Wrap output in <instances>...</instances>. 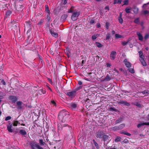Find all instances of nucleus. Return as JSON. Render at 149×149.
<instances>
[{
    "label": "nucleus",
    "instance_id": "obj_1",
    "mask_svg": "<svg viewBox=\"0 0 149 149\" xmlns=\"http://www.w3.org/2000/svg\"><path fill=\"white\" fill-rule=\"evenodd\" d=\"M29 145L31 149H44L37 142H32L30 143Z\"/></svg>",
    "mask_w": 149,
    "mask_h": 149
},
{
    "label": "nucleus",
    "instance_id": "obj_2",
    "mask_svg": "<svg viewBox=\"0 0 149 149\" xmlns=\"http://www.w3.org/2000/svg\"><path fill=\"white\" fill-rule=\"evenodd\" d=\"M79 15L80 13L79 12L76 11L73 13L71 16L72 20L74 21L76 20Z\"/></svg>",
    "mask_w": 149,
    "mask_h": 149
},
{
    "label": "nucleus",
    "instance_id": "obj_3",
    "mask_svg": "<svg viewBox=\"0 0 149 149\" xmlns=\"http://www.w3.org/2000/svg\"><path fill=\"white\" fill-rule=\"evenodd\" d=\"M18 97L13 95H11L9 97V100L13 103H15L16 102L17 100Z\"/></svg>",
    "mask_w": 149,
    "mask_h": 149
},
{
    "label": "nucleus",
    "instance_id": "obj_4",
    "mask_svg": "<svg viewBox=\"0 0 149 149\" xmlns=\"http://www.w3.org/2000/svg\"><path fill=\"white\" fill-rule=\"evenodd\" d=\"M67 114V112L64 111H61L59 113L58 117L59 118H63V119L64 118V116H65Z\"/></svg>",
    "mask_w": 149,
    "mask_h": 149
},
{
    "label": "nucleus",
    "instance_id": "obj_5",
    "mask_svg": "<svg viewBox=\"0 0 149 149\" xmlns=\"http://www.w3.org/2000/svg\"><path fill=\"white\" fill-rule=\"evenodd\" d=\"M103 139L104 142L107 141V145L108 143H109L111 140L110 139V137L109 136L105 135L103 136Z\"/></svg>",
    "mask_w": 149,
    "mask_h": 149
},
{
    "label": "nucleus",
    "instance_id": "obj_6",
    "mask_svg": "<svg viewBox=\"0 0 149 149\" xmlns=\"http://www.w3.org/2000/svg\"><path fill=\"white\" fill-rule=\"evenodd\" d=\"M66 95L71 97H74L75 95L76 92L74 91L68 92L66 93Z\"/></svg>",
    "mask_w": 149,
    "mask_h": 149
},
{
    "label": "nucleus",
    "instance_id": "obj_7",
    "mask_svg": "<svg viewBox=\"0 0 149 149\" xmlns=\"http://www.w3.org/2000/svg\"><path fill=\"white\" fill-rule=\"evenodd\" d=\"M123 62L127 67L130 68L131 67V63L128 61L126 59L124 60Z\"/></svg>",
    "mask_w": 149,
    "mask_h": 149
},
{
    "label": "nucleus",
    "instance_id": "obj_8",
    "mask_svg": "<svg viewBox=\"0 0 149 149\" xmlns=\"http://www.w3.org/2000/svg\"><path fill=\"white\" fill-rule=\"evenodd\" d=\"M116 55V52L115 51H113L111 52L110 55V57L111 60L114 59Z\"/></svg>",
    "mask_w": 149,
    "mask_h": 149
},
{
    "label": "nucleus",
    "instance_id": "obj_9",
    "mask_svg": "<svg viewBox=\"0 0 149 149\" xmlns=\"http://www.w3.org/2000/svg\"><path fill=\"white\" fill-rule=\"evenodd\" d=\"M13 125L12 124H9V125L7 126V130L8 131L12 133L13 132V130L12 129Z\"/></svg>",
    "mask_w": 149,
    "mask_h": 149
},
{
    "label": "nucleus",
    "instance_id": "obj_10",
    "mask_svg": "<svg viewBox=\"0 0 149 149\" xmlns=\"http://www.w3.org/2000/svg\"><path fill=\"white\" fill-rule=\"evenodd\" d=\"M103 134L102 132H98L96 133L95 136L97 138H101L103 135Z\"/></svg>",
    "mask_w": 149,
    "mask_h": 149
},
{
    "label": "nucleus",
    "instance_id": "obj_11",
    "mask_svg": "<svg viewBox=\"0 0 149 149\" xmlns=\"http://www.w3.org/2000/svg\"><path fill=\"white\" fill-rule=\"evenodd\" d=\"M50 32L52 36L53 37L56 38L58 37V34L57 33H55L53 30L52 29L50 30Z\"/></svg>",
    "mask_w": 149,
    "mask_h": 149
},
{
    "label": "nucleus",
    "instance_id": "obj_12",
    "mask_svg": "<svg viewBox=\"0 0 149 149\" xmlns=\"http://www.w3.org/2000/svg\"><path fill=\"white\" fill-rule=\"evenodd\" d=\"M144 125H149V122H145L139 124L137 125V127L138 128H139L141 127Z\"/></svg>",
    "mask_w": 149,
    "mask_h": 149
},
{
    "label": "nucleus",
    "instance_id": "obj_13",
    "mask_svg": "<svg viewBox=\"0 0 149 149\" xmlns=\"http://www.w3.org/2000/svg\"><path fill=\"white\" fill-rule=\"evenodd\" d=\"M139 60L143 66H146V63L145 61L144 58H143V57H140L139 58Z\"/></svg>",
    "mask_w": 149,
    "mask_h": 149
},
{
    "label": "nucleus",
    "instance_id": "obj_14",
    "mask_svg": "<svg viewBox=\"0 0 149 149\" xmlns=\"http://www.w3.org/2000/svg\"><path fill=\"white\" fill-rule=\"evenodd\" d=\"M136 33L138 37L139 40L141 41H142L143 40V37L141 33L138 32H137Z\"/></svg>",
    "mask_w": 149,
    "mask_h": 149
},
{
    "label": "nucleus",
    "instance_id": "obj_15",
    "mask_svg": "<svg viewBox=\"0 0 149 149\" xmlns=\"http://www.w3.org/2000/svg\"><path fill=\"white\" fill-rule=\"evenodd\" d=\"M119 103L122 104H123L124 105H125L127 106H129L130 105V104L129 103L127 102L126 101H120L119 102Z\"/></svg>",
    "mask_w": 149,
    "mask_h": 149
},
{
    "label": "nucleus",
    "instance_id": "obj_16",
    "mask_svg": "<svg viewBox=\"0 0 149 149\" xmlns=\"http://www.w3.org/2000/svg\"><path fill=\"white\" fill-rule=\"evenodd\" d=\"M31 22L30 21L26 22V24H25V27L30 29L31 28Z\"/></svg>",
    "mask_w": 149,
    "mask_h": 149
},
{
    "label": "nucleus",
    "instance_id": "obj_17",
    "mask_svg": "<svg viewBox=\"0 0 149 149\" xmlns=\"http://www.w3.org/2000/svg\"><path fill=\"white\" fill-rule=\"evenodd\" d=\"M123 118L122 117H120V118H118V119L115 122V123L117 124L121 122L123 120Z\"/></svg>",
    "mask_w": 149,
    "mask_h": 149
},
{
    "label": "nucleus",
    "instance_id": "obj_18",
    "mask_svg": "<svg viewBox=\"0 0 149 149\" xmlns=\"http://www.w3.org/2000/svg\"><path fill=\"white\" fill-rule=\"evenodd\" d=\"M39 142L40 144V146H43L45 144V142H44L43 140L42 139H40L39 140Z\"/></svg>",
    "mask_w": 149,
    "mask_h": 149
},
{
    "label": "nucleus",
    "instance_id": "obj_19",
    "mask_svg": "<svg viewBox=\"0 0 149 149\" xmlns=\"http://www.w3.org/2000/svg\"><path fill=\"white\" fill-rule=\"evenodd\" d=\"M131 8L130 7H127L125 9V11L127 13H130Z\"/></svg>",
    "mask_w": 149,
    "mask_h": 149
},
{
    "label": "nucleus",
    "instance_id": "obj_20",
    "mask_svg": "<svg viewBox=\"0 0 149 149\" xmlns=\"http://www.w3.org/2000/svg\"><path fill=\"white\" fill-rule=\"evenodd\" d=\"M68 17V15L66 14H64L61 17V19L62 21H64Z\"/></svg>",
    "mask_w": 149,
    "mask_h": 149
},
{
    "label": "nucleus",
    "instance_id": "obj_21",
    "mask_svg": "<svg viewBox=\"0 0 149 149\" xmlns=\"http://www.w3.org/2000/svg\"><path fill=\"white\" fill-rule=\"evenodd\" d=\"M125 125L124 124H122L118 126L119 130H120L123 128L125 127Z\"/></svg>",
    "mask_w": 149,
    "mask_h": 149
},
{
    "label": "nucleus",
    "instance_id": "obj_22",
    "mask_svg": "<svg viewBox=\"0 0 149 149\" xmlns=\"http://www.w3.org/2000/svg\"><path fill=\"white\" fill-rule=\"evenodd\" d=\"M45 11L48 14H49L50 13V11L49 10L48 6L47 5L45 6Z\"/></svg>",
    "mask_w": 149,
    "mask_h": 149
},
{
    "label": "nucleus",
    "instance_id": "obj_23",
    "mask_svg": "<svg viewBox=\"0 0 149 149\" xmlns=\"http://www.w3.org/2000/svg\"><path fill=\"white\" fill-rule=\"evenodd\" d=\"M133 12L134 13L137 14L138 12L139 8L136 7H134L133 8Z\"/></svg>",
    "mask_w": 149,
    "mask_h": 149
},
{
    "label": "nucleus",
    "instance_id": "obj_24",
    "mask_svg": "<svg viewBox=\"0 0 149 149\" xmlns=\"http://www.w3.org/2000/svg\"><path fill=\"white\" fill-rule=\"evenodd\" d=\"M77 105L75 103H72L70 104V107L72 109H74L76 108Z\"/></svg>",
    "mask_w": 149,
    "mask_h": 149
},
{
    "label": "nucleus",
    "instance_id": "obj_25",
    "mask_svg": "<svg viewBox=\"0 0 149 149\" xmlns=\"http://www.w3.org/2000/svg\"><path fill=\"white\" fill-rule=\"evenodd\" d=\"M93 141L96 148L97 149H99V147L97 143L96 142V141L94 139H93Z\"/></svg>",
    "mask_w": 149,
    "mask_h": 149
},
{
    "label": "nucleus",
    "instance_id": "obj_26",
    "mask_svg": "<svg viewBox=\"0 0 149 149\" xmlns=\"http://www.w3.org/2000/svg\"><path fill=\"white\" fill-rule=\"evenodd\" d=\"M19 132L22 135H25L26 134V131L24 130H21L19 131Z\"/></svg>",
    "mask_w": 149,
    "mask_h": 149
},
{
    "label": "nucleus",
    "instance_id": "obj_27",
    "mask_svg": "<svg viewBox=\"0 0 149 149\" xmlns=\"http://www.w3.org/2000/svg\"><path fill=\"white\" fill-rule=\"evenodd\" d=\"M99 36V34H95L93 35L92 37V39L93 40H95Z\"/></svg>",
    "mask_w": 149,
    "mask_h": 149
},
{
    "label": "nucleus",
    "instance_id": "obj_28",
    "mask_svg": "<svg viewBox=\"0 0 149 149\" xmlns=\"http://www.w3.org/2000/svg\"><path fill=\"white\" fill-rule=\"evenodd\" d=\"M22 104V102L21 101H19L17 102V104L18 106V109H21L22 108L21 105Z\"/></svg>",
    "mask_w": 149,
    "mask_h": 149
},
{
    "label": "nucleus",
    "instance_id": "obj_29",
    "mask_svg": "<svg viewBox=\"0 0 149 149\" xmlns=\"http://www.w3.org/2000/svg\"><path fill=\"white\" fill-rule=\"evenodd\" d=\"M143 94L145 95L146 96L149 94V91L148 90H145L143 91H142L141 92Z\"/></svg>",
    "mask_w": 149,
    "mask_h": 149
},
{
    "label": "nucleus",
    "instance_id": "obj_30",
    "mask_svg": "<svg viewBox=\"0 0 149 149\" xmlns=\"http://www.w3.org/2000/svg\"><path fill=\"white\" fill-rule=\"evenodd\" d=\"M111 79V77L108 75H107L105 78L104 80L107 81H109Z\"/></svg>",
    "mask_w": 149,
    "mask_h": 149
},
{
    "label": "nucleus",
    "instance_id": "obj_31",
    "mask_svg": "<svg viewBox=\"0 0 149 149\" xmlns=\"http://www.w3.org/2000/svg\"><path fill=\"white\" fill-rule=\"evenodd\" d=\"M121 138L120 137L118 136L115 139V141L116 142H118L120 141L121 140Z\"/></svg>",
    "mask_w": 149,
    "mask_h": 149
},
{
    "label": "nucleus",
    "instance_id": "obj_32",
    "mask_svg": "<svg viewBox=\"0 0 149 149\" xmlns=\"http://www.w3.org/2000/svg\"><path fill=\"white\" fill-rule=\"evenodd\" d=\"M111 130L115 131L119 130L118 126H115L111 128Z\"/></svg>",
    "mask_w": 149,
    "mask_h": 149
},
{
    "label": "nucleus",
    "instance_id": "obj_33",
    "mask_svg": "<svg viewBox=\"0 0 149 149\" xmlns=\"http://www.w3.org/2000/svg\"><path fill=\"white\" fill-rule=\"evenodd\" d=\"M96 46L99 48H100L102 46V45L101 44L98 42H96Z\"/></svg>",
    "mask_w": 149,
    "mask_h": 149
},
{
    "label": "nucleus",
    "instance_id": "obj_34",
    "mask_svg": "<svg viewBox=\"0 0 149 149\" xmlns=\"http://www.w3.org/2000/svg\"><path fill=\"white\" fill-rule=\"evenodd\" d=\"M11 13H12V12L10 11V10L7 11L6 13V16H9L11 14Z\"/></svg>",
    "mask_w": 149,
    "mask_h": 149
},
{
    "label": "nucleus",
    "instance_id": "obj_35",
    "mask_svg": "<svg viewBox=\"0 0 149 149\" xmlns=\"http://www.w3.org/2000/svg\"><path fill=\"white\" fill-rule=\"evenodd\" d=\"M115 36L117 38H118L123 37V36L118 34H116L115 35Z\"/></svg>",
    "mask_w": 149,
    "mask_h": 149
},
{
    "label": "nucleus",
    "instance_id": "obj_36",
    "mask_svg": "<svg viewBox=\"0 0 149 149\" xmlns=\"http://www.w3.org/2000/svg\"><path fill=\"white\" fill-rule=\"evenodd\" d=\"M43 22V19H41L40 20V22L38 23V25L39 26L41 25L42 24Z\"/></svg>",
    "mask_w": 149,
    "mask_h": 149
},
{
    "label": "nucleus",
    "instance_id": "obj_37",
    "mask_svg": "<svg viewBox=\"0 0 149 149\" xmlns=\"http://www.w3.org/2000/svg\"><path fill=\"white\" fill-rule=\"evenodd\" d=\"M41 94H45L46 93V91L45 89H42L39 91Z\"/></svg>",
    "mask_w": 149,
    "mask_h": 149
},
{
    "label": "nucleus",
    "instance_id": "obj_38",
    "mask_svg": "<svg viewBox=\"0 0 149 149\" xmlns=\"http://www.w3.org/2000/svg\"><path fill=\"white\" fill-rule=\"evenodd\" d=\"M19 121H15L13 123V126H17V124H19Z\"/></svg>",
    "mask_w": 149,
    "mask_h": 149
},
{
    "label": "nucleus",
    "instance_id": "obj_39",
    "mask_svg": "<svg viewBox=\"0 0 149 149\" xmlns=\"http://www.w3.org/2000/svg\"><path fill=\"white\" fill-rule=\"evenodd\" d=\"M118 20L120 23L122 24L123 23V19L122 17H119Z\"/></svg>",
    "mask_w": 149,
    "mask_h": 149
},
{
    "label": "nucleus",
    "instance_id": "obj_40",
    "mask_svg": "<svg viewBox=\"0 0 149 149\" xmlns=\"http://www.w3.org/2000/svg\"><path fill=\"white\" fill-rule=\"evenodd\" d=\"M134 104L136 106L139 107H141V104L138 102H136Z\"/></svg>",
    "mask_w": 149,
    "mask_h": 149
},
{
    "label": "nucleus",
    "instance_id": "obj_41",
    "mask_svg": "<svg viewBox=\"0 0 149 149\" xmlns=\"http://www.w3.org/2000/svg\"><path fill=\"white\" fill-rule=\"evenodd\" d=\"M129 71L132 73H134V70L133 68H130L129 69Z\"/></svg>",
    "mask_w": 149,
    "mask_h": 149
},
{
    "label": "nucleus",
    "instance_id": "obj_42",
    "mask_svg": "<svg viewBox=\"0 0 149 149\" xmlns=\"http://www.w3.org/2000/svg\"><path fill=\"white\" fill-rule=\"evenodd\" d=\"M139 22V18H137L134 21V22L136 24L138 23Z\"/></svg>",
    "mask_w": 149,
    "mask_h": 149
},
{
    "label": "nucleus",
    "instance_id": "obj_43",
    "mask_svg": "<svg viewBox=\"0 0 149 149\" xmlns=\"http://www.w3.org/2000/svg\"><path fill=\"white\" fill-rule=\"evenodd\" d=\"M109 110L110 111H116L117 110L115 109L114 107H111L109 109Z\"/></svg>",
    "mask_w": 149,
    "mask_h": 149
},
{
    "label": "nucleus",
    "instance_id": "obj_44",
    "mask_svg": "<svg viewBox=\"0 0 149 149\" xmlns=\"http://www.w3.org/2000/svg\"><path fill=\"white\" fill-rule=\"evenodd\" d=\"M124 4L123 5H123H127L128 4V0H126L125 1H124Z\"/></svg>",
    "mask_w": 149,
    "mask_h": 149
},
{
    "label": "nucleus",
    "instance_id": "obj_45",
    "mask_svg": "<svg viewBox=\"0 0 149 149\" xmlns=\"http://www.w3.org/2000/svg\"><path fill=\"white\" fill-rule=\"evenodd\" d=\"M23 122V121L22 120H21L19 122V124H21V125L22 126H25V124H23L22 123Z\"/></svg>",
    "mask_w": 149,
    "mask_h": 149
},
{
    "label": "nucleus",
    "instance_id": "obj_46",
    "mask_svg": "<svg viewBox=\"0 0 149 149\" xmlns=\"http://www.w3.org/2000/svg\"><path fill=\"white\" fill-rule=\"evenodd\" d=\"M139 56L140 58L141 57H143L142 52L141 51H140L139 52Z\"/></svg>",
    "mask_w": 149,
    "mask_h": 149
},
{
    "label": "nucleus",
    "instance_id": "obj_47",
    "mask_svg": "<svg viewBox=\"0 0 149 149\" xmlns=\"http://www.w3.org/2000/svg\"><path fill=\"white\" fill-rule=\"evenodd\" d=\"M128 42V41L127 42L125 41L123 42H122V44L123 46H125L127 44Z\"/></svg>",
    "mask_w": 149,
    "mask_h": 149
},
{
    "label": "nucleus",
    "instance_id": "obj_48",
    "mask_svg": "<svg viewBox=\"0 0 149 149\" xmlns=\"http://www.w3.org/2000/svg\"><path fill=\"white\" fill-rule=\"evenodd\" d=\"M11 118V117L10 116H8L7 117L5 118V120L6 121H7L8 120H10Z\"/></svg>",
    "mask_w": 149,
    "mask_h": 149
},
{
    "label": "nucleus",
    "instance_id": "obj_49",
    "mask_svg": "<svg viewBox=\"0 0 149 149\" xmlns=\"http://www.w3.org/2000/svg\"><path fill=\"white\" fill-rule=\"evenodd\" d=\"M109 23L108 22H107L106 23V28L107 29H108L109 28Z\"/></svg>",
    "mask_w": 149,
    "mask_h": 149
},
{
    "label": "nucleus",
    "instance_id": "obj_50",
    "mask_svg": "<svg viewBox=\"0 0 149 149\" xmlns=\"http://www.w3.org/2000/svg\"><path fill=\"white\" fill-rule=\"evenodd\" d=\"M149 36V34H146L144 36L145 39L146 40L148 38Z\"/></svg>",
    "mask_w": 149,
    "mask_h": 149
},
{
    "label": "nucleus",
    "instance_id": "obj_51",
    "mask_svg": "<svg viewBox=\"0 0 149 149\" xmlns=\"http://www.w3.org/2000/svg\"><path fill=\"white\" fill-rule=\"evenodd\" d=\"M149 13V12L147 10H145L143 11V14L144 15H146Z\"/></svg>",
    "mask_w": 149,
    "mask_h": 149
},
{
    "label": "nucleus",
    "instance_id": "obj_52",
    "mask_svg": "<svg viewBox=\"0 0 149 149\" xmlns=\"http://www.w3.org/2000/svg\"><path fill=\"white\" fill-rule=\"evenodd\" d=\"M51 103L54 106H56V103L54 100H52L51 101Z\"/></svg>",
    "mask_w": 149,
    "mask_h": 149
},
{
    "label": "nucleus",
    "instance_id": "obj_53",
    "mask_svg": "<svg viewBox=\"0 0 149 149\" xmlns=\"http://www.w3.org/2000/svg\"><path fill=\"white\" fill-rule=\"evenodd\" d=\"M62 2L63 4L65 5L66 4L67 2L66 0H62Z\"/></svg>",
    "mask_w": 149,
    "mask_h": 149
},
{
    "label": "nucleus",
    "instance_id": "obj_54",
    "mask_svg": "<svg viewBox=\"0 0 149 149\" xmlns=\"http://www.w3.org/2000/svg\"><path fill=\"white\" fill-rule=\"evenodd\" d=\"M1 82L2 84L4 85H5L6 84V82L3 79L1 80Z\"/></svg>",
    "mask_w": 149,
    "mask_h": 149
},
{
    "label": "nucleus",
    "instance_id": "obj_55",
    "mask_svg": "<svg viewBox=\"0 0 149 149\" xmlns=\"http://www.w3.org/2000/svg\"><path fill=\"white\" fill-rule=\"evenodd\" d=\"M94 22H95L94 20L93 19H92L90 21V23L91 24H93V23H94Z\"/></svg>",
    "mask_w": 149,
    "mask_h": 149
},
{
    "label": "nucleus",
    "instance_id": "obj_56",
    "mask_svg": "<svg viewBox=\"0 0 149 149\" xmlns=\"http://www.w3.org/2000/svg\"><path fill=\"white\" fill-rule=\"evenodd\" d=\"M72 12H73V10L71 8H70L68 11V13H72Z\"/></svg>",
    "mask_w": 149,
    "mask_h": 149
},
{
    "label": "nucleus",
    "instance_id": "obj_57",
    "mask_svg": "<svg viewBox=\"0 0 149 149\" xmlns=\"http://www.w3.org/2000/svg\"><path fill=\"white\" fill-rule=\"evenodd\" d=\"M126 131H124L123 130L122 131H120V133L121 134H125V133H126Z\"/></svg>",
    "mask_w": 149,
    "mask_h": 149
},
{
    "label": "nucleus",
    "instance_id": "obj_58",
    "mask_svg": "<svg viewBox=\"0 0 149 149\" xmlns=\"http://www.w3.org/2000/svg\"><path fill=\"white\" fill-rule=\"evenodd\" d=\"M125 135L128 136H131V134L130 133L127 132H126V133H125Z\"/></svg>",
    "mask_w": 149,
    "mask_h": 149
},
{
    "label": "nucleus",
    "instance_id": "obj_59",
    "mask_svg": "<svg viewBox=\"0 0 149 149\" xmlns=\"http://www.w3.org/2000/svg\"><path fill=\"white\" fill-rule=\"evenodd\" d=\"M123 142L124 143H127L128 142V140L126 139H124L123 141Z\"/></svg>",
    "mask_w": 149,
    "mask_h": 149
},
{
    "label": "nucleus",
    "instance_id": "obj_60",
    "mask_svg": "<svg viewBox=\"0 0 149 149\" xmlns=\"http://www.w3.org/2000/svg\"><path fill=\"white\" fill-rule=\"evenodd\" d=\"M47 18L49 20H50L51 19L50 17L49 16V14L47 15Z\"/></svg>",
    "mask_w": 149,
    "mask_h": 149
},
{
    "label": "nucleus",
    "instance_id": "obj_61",
    "mask_svg": "<svg viewBox=\"0 0 149 149\" xmlns=\"http://www.w3.org/2000/svg\"><path fill=\"white\" fill-rule=\"evenodd\" d=\"M111 66V65L109 63H107V66L108 68L110 67Z\"/></svg>",
    "mask_w": 149,
    "mask_h": 149
},
{
    "label": "nucleus",
    "instance_id": "obj_62",
    "mask_svg": "<svg viewBox=\"0 0 149 149\" xmlns=\"http://www.w3.org/2000/svg\"><path fill=\"white\" fill-rule=\"evenodd\" d=\"M118 1V0H114L113 3V4H115L117 3Z\"/></svg>",
    "mask_w": 149,
    "mask_h": 149
},
{
    "label": "nucleus",
    "instance_id": "obj_63",
    "mask_svg": "<svg viewBox=\"0 0 149 149\" xmlns=\"http://www.w3.org/2000/svg\"><path fill=\"white\" fill-rule=\"evenodd\" d=\"M100 26V23H97V28H99Z\"/></svg>",
    "mask_w": 149,
    "mask_h": 149
},
{
    "label": "nucleus",
    "instance_id": "obj_64",
    "mask_svg": "<svg viewBox=\"0 0 149 149\" xmlns=\"http://www.w3.org/2000/svg\"><path fill=\"white\" fill-rule=\"evenodd\" d=\"M122 0H118V2H117V3L118 4H120L122 2Z\"/></svg>",
    "mask_w": 149,
    "mask_h": 149
}]
</instances>
